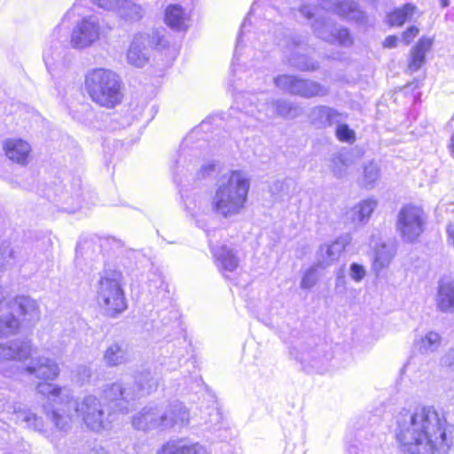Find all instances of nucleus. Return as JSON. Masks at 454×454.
I'll return each instance as SVG.
<instances>
[{
	"label": "nucleus",
	"mask_w": 454,
	"mask_h": 454,
	"mask_svg": "<svg viewBox=\"0 0 454 454\" xmlns=\"http://www.w3.org/2000/svg\"><path fill=\"white\" fill-rule=\"evenodd\" d=\"M36 391L48 398L43 404L44 413L59 430H68L74 418H82L88 428L97 432L107 429L112 423V414L93 395L77 401L73 399L69 389L48 382L39 383Z\"/></svg>",
	"instance_id": "f257e3e1"
},
{
	"label": "nucleus",
	"mask_w": 454,
	"mask_h": 454,
	"mask_svg": "<svg viewBox=\"0 0 454 454\" xmlns=\"http://www.w3.org/2000/svg\"><path fill=\"white\" fill-rule=\"evenodd\" d=\"M446 420L434 407L403 409L399 412V450L404 454H438L444 451Z\"/></svg>",
	"instance_id": "f03ea898"
},
{
	"label": "nucleus",
	"mask_w": 454,
	"mask_h": 454,
	"mask_svg": "<svg viewBox=\"0 0 454 454\" xmlns=\"http://www.w3.org/2000/svg\"><path fill=\"white\" fill-rule=\"evenodd\" d=\"M250 179L243 170H231L217 180L210 200L213 213L223 218L239 215L245 208Z\"/></svg>",
	"instance_id": "7ed1b4c3"
},
{
	"label": "nucleus",
	"mask_w": 454,
	"mask_h": 454,
	"mask_svg": "<svg viewBox=\"0 0 454 454\" xmlns=\"http://www.w3.org/2000/svg\"><path fill=\"white\" fill-rule=\"evenodd\" d=\"M190 411L178 401L167 404L148 403L133 416L132 426L142 431H176L186 427Z\"/></svg>",
	"instance_id": "20e7f679"
},
{
	"label": "nucleus",
	"mask_w": 454,
	"mask_h": 454,
	"mask_svg": "<svg viewBox=\"0 0 454 454\" xmlns=\"http://www.w3.org/2000/svg\"><path fill=\"white\" fill-rule=\"evenodd\" d=\"M159 387V379L152 372L145 371L131 382H115L106 385L103 390L104 398L111 403L121 412L127 413L133 406L131 402L150 395Z\"/></svg>",
	"instance_id": "39448f33"
},
{
	"label": "nucleus",
	"mask_w": 454,
	"mask_h": 454,
	"mask_svg": "<svg viewBox=\"0 0 454 454\" xmlns=\"http://www.w3.org/2000/svg\"><path fill=\"white\" fill-rule=\"evenodd\" d=\"M234 103L240 112L254 116L256 113L265 111L269 117L279 116L285 119H294L301 115V107L287 99H268L262 92L259 95L251 92H238L234 95Z\"/></svg>",
	"instance_id": "423d86ee"
},
{
	"label": "nucleus",
	"mask_w": 454,
	"mask_h": 454,
	"mask_svg": "<svg viewBox=\"0 0 454 454\" xmlns=\"http://www.w3.org/2000/svg\"><path fill=\"white\" fill-rule=\"evenodd\" d=\"M85 88L93 102L106 108H114L123 98L121 81L109 69L95 68L88 72Z\"/></svg>",
	"instance_id": "0eeeda50"
},
{
	"label": "nucleus",
	"mask_w": 454,
	"mask_h": 454,
	"mask_svg": "<svg viewBox=\"0 0 454 454\" xmlns=\"http://www.w3.org/2000/svg\"><path fill=\"white\" fill-rule=\"evenodd\" d=\"M120 271H105L97 285V301L104 314L116 317L127 309Z\"/></svg>",
	"instance_id": "6e6552de"
},
{
	"label": "nucleus",
	"mask_w": 454,
	"mask_h": 454,
	"mask_svg": "<svg viewBox=\"0 0 454 454\" xmlns=\"http://www.w3.org/2000/svg\"><path fill=\"white\" fill-rule=\"evenodd\" d=\"M317 7L310 4H302L299 8L300 13L307 20H313L311 28L314 35L333 45L348 48L353 45L354 39L348 28L336 24L332 19L316 15Z\"/></svg>",
	"instance_id": "1a4fd4ad"
},
{
	"label": "nucleus",
	"mask_w": 454,
	"mask_h": 454,
	"mask_svg": "<svg viewBox=\"0 0 454 454\" xmlns=\"http://www.w3.org/2000/svg\"><path fill=\"white\" fill-rule=\"evenodd\" d=\"M211 119L207 118L203 121L183 141L173 166L176 173H182L184 169L187 171L194 170L207 155V142L204 139L198 138V143L194 145V139L198 137L201 131H209Z\"/></svg>",
	"instance_id": "9d476101"
},
{
	"label": "nucleus",
	"mask_w": 454,
	"mask_h": 454,
	"mask_svg": "<svg viewBox=\"0 0 454 454\" xmlns=\"http://www.w3.org/2000/svg\"><path fill=\"white\" fill-rule=\"evenodd\" d=\"M274 84L284 92L303 98H323L329 94L328 87L296 75H278L274 78Z\"/></svg>",
	"instance_id": "9b49d317"
},
{
	"label": "nucleus",
	"mask_w": 454,
	"mask_h": 454,
	"mask_svg": "<svg viewBox=\"0 0 454 454\" xmlns=\"http://www.w3.org/2000/svg\"><path fill=\"white\" fill-rule=\"evenodd\" d=\"M32 353L31 340L28 339H15L6 343H0V373L4 377H12L18 367L14 364L6 366L7 362L27 360Z\"/></svg>",
	"instance_id": "f8f14e48"
},
{
	"label": "nucleus",
	"mask_w": 454,
	"mask_h": 454,
	"mask_svg": "<svg viewBox=\"0 0 454 454\" xmlns=\"http://www.w3.org/2000/svg\"><path fill=\"white\" fill-rule=\"evenodd\" d=\"M305 44L306 37L292 34L285 38L282 47L292 67L302 72H314L319 68V63L298 51L300 49H303Z\"/></svg>",
	"instance_id": "ddd939ff"
},
{
	"label": "nucleus",
	"mask_w": 454,
	"mask_h": 454,
	"mask_svg": "<svg viewBox=\"0 0 454 454\" xmlns=\"http://www.w3.org/2000/svg\"><path fill=\"white\" fill-rule=\"evenodd\" d=\"M102 27L97 16L82 18L73 28L70 43L74 49L90 47L99 40Z\"/></svg>",
	"instance_id": "4468645a"
},
{
	"label": "nucleus",
	"mask_w": 454,
	"mask_h": 454,
	"mask_svg": "<svg viewBox=\"0 0 454 454\" xmlns=\"http://www.w3.org/2000/svg\"><path fill=\"white\" fill-rule=\"evenodd\" d=\"M425 222V214L419 207L408 205L399 213V231L408 241L415 240L422 233Z\"/></svg>",
	"instance_id": "2eb2a0df"
},
{
	"label": "nucleus",
	"mask_w": 454,
	"mask_h": 454,
	"mask_svg": "<svg viewBox=\"0 0 454 454\" xmlns=\"http://www.w3.org/2000/svg\"><path fill=\"white\" fill-rule=\"evenodd\" d=\"M8 312L16 319L17 313L21 322L27 326H34L40 320L41 311L37 301L27 295H18L7 303ZM20 321V319L18 318Z\"/></svg>",
	"instance_id": "dca6fc26"
},
{
	"label": "nucleus",
	"mask_w": 454,
	"mask_h": 454,
	"mask_svg": "<svg viewBox=\"0 0 454 454\" xmlns=\"http://www.w3.org/2000/svg\"><path fill=\"white\" fill-rule=\"evenodd\" d=\"M309 117L315 127L326 129L346 121L348 114L328 106H317L311 109Z\"/></svg>",
	"instance_id": "f3484780"
},
{
	"label": "nucleus",
	"mask_w": 454,
	"mask_h": 454,
	"mask_svg": "<svg viewBox=\"0 0 454 454\" xmlns=\"http://www.w3.org/2000/svg\"><path fill=\"white\" fill-rule=\"evenodd\" d=\"M25 254L22 247L19 246L12 247L7 240L3 241L0 245V269H6L25 262L27 261ZM4 299V291L0 289V309Z\"/></svg>",
	"instance_id": "a211bd4d"
},
{
	"label": "nucleus",
	"mask_w": 454,
	"mask_h": 454,
	"mask_svg": "<svg viewBox=\"0 0 454 454\" xmlns=\"http://www.w3.org/2000/svg\"><path fill=\"white\" fill-rule=\"evenodd\" d=\"M25 371L38 379L54 380L59 374L58 364L49 357L38 356L33 358Z\"/></svg>",
	"instance_id": "6ab92c4d"
},
{
	"label": "nucleus",
	"mask_w": 454,
	"mask_h": 454,
	"mask_svg": "<svg viewBox=\"0 0 454 454\" xmlns=\"http://www.w3.org/2000/svg\"><path fill=\"white\" fill-rule=\"evenodd\" d=\"M148 43V36L145 35H137L134 37L127 51L129 64L135 67H143L147 64L150 58Z\"/></svg>",
	"instance_id": "aec40b11"
},
{
	"label": "nucleus",
	"mask_w": 454,
	"mask_h": 454,
	"mask_svg": "<svg viewBox=\"0 0 454 454\" xmlns=\"http://www.w3.org/2000/svg\"><path fill=\"white\" fill-rule=\"evenodd\" d=\"M433 46V39L422 36L417 43L410 50V55L407 60V72L413 74L426 64V56Z\"/></svg>",
	"instance_id": "412c9836"
},
{
	"label": "nucleus",
	"mask_w": 454,
	"mask_h": 454,
	"mask_svg": "<svg viewBox=\"0 0 454 454\" xmlns=\"http://www.w3.org/2000/svg\"><path fill=\"white\" fill-rule=\"evenodd\" d=\"M212 253L219 271L226 278L228 273L234 272L239 266V259L234 251L227 246L212 247Z\"/></svg>",
	"instance_id": "4be33fe9"
},
{
	"label": "nucleus",
	"mask_w": 454,
	"mask_h": 454,
	"mask_svg": "<svg viewBox=\"0 0 454 454\" xmlns=\"http://www.w3.org/2000/svg\"><path fill=\"white\" fill-rule=\"evenodd\" d=\"M157 454H209L207 448L200 442H185L184 440L166 442Z\"/></svg>",
	"instance_id": "5701e85b"
},
{
	"label": "nucleus",
	"mask_w": 454,
	"mask_h": 454,
	"mask_svg": "<svg viewBox=\"0 0 454 454\" xmlns=\"http://www.w3.org/2000/svg\"><path fill=\"white\" fill-rule=\"evenodd\" d=\"M129 360L127 345L123 340H114L107 344L103 362L109 367H115L127 363Z\"/></svg>",
	"instance_id": "b1692460"
},
{
	"label": "nucleus",
	"mask_w": 454,
	"mask_h": 454,
	"mask_svg": "<svg viewBox=\"0 0 454 454\" xmlns=\"http://www.w3.org/2000/svg\"><path fill=\"white\" fill-rule=\"evenodd\" d=\"M349 242V237L343 236L336 239V240L331 244H324L320 246L317 251L318 260L321 261L322 263L326 264L338 260L340 254L345 250Z\"/></svg>",
	"instance_id": "393cba45"
},
{
	"label": "nucleus",
	"mask_w": 454,
	"mask_h": 454,
	"mask_svg": "<svg viewBox=\"0 0 454 454\" xmlns=\"http://www.w3.org/2000/svg\"><path fill=\"white\" fill-rule=\"evenodd\" d=\"M436 308L443 313L454 312V282L451 280H442L439 283L435 298Z\"/></svg>",
	"instance_id": "a878e982"
},
{
	"label": "nucleus",
	"mask_w": 454,
	"mask_h": 454,
	"mask_svg": "<svg viewBox=\"0 0 454 454\" xmlns=\"http://www.w3.org/2000/svg\"><path fill=\"white\" fill-rule=\"evenodd\" d=\"M4 148L6 156L12 161L25 165L27 162L31 147L22 139L12 138L4 142Z\"/></svg>",
	"instance_id": "bb28decb"
},
{
	"label": "nucleus",
	"mask_w": 454,
	"mask_h": 454,
	"mask_svg": "<svg viewBox=\"0 0 454 454\" xmlns=\"http://www.w3.org/2000/svg\"><path fill=\"white\" fill-rule=\"evenodd\" d=\"M164 20L166 25L175 31H186L189 27V16L179 4H170L166 8Z\"/></svg>",
	"instance_id": "cd10ccee"
},
{
	"label": "nucleus",
	"mask_w": 454,
	"mask_h": 454,
	"mask_svg": "<svg viewBox=\"0 0 454 454\" xmlns=\"http://www.w3.org/2000/svg\"><path fill=\"white\" fill-rule=\"evenodd\" d=\"M100 254V246L93 239H81L75 251V264L82 266V262L85 264L94 262Z\"/></svg>",
	"instance_id": "c85d7f7f"
},
{
	"label": "nucleus",
	"mask_w": 454,
	"mask_h": 454,
	"mask_svg": "<svg viewBox=\"0 0 454 454\" xmlns=\"http://www.w3.org/2000/svg\"><path fill=\"white\" fill-rule=\"evenodd\" d=\"M160 324L162 327V333L170 335L171 333L175 334L183 335V327L180 320L179 311L171 306L169 309L161 310L159 314Z\"/></svg>",
	"instance_id": "c756f323"
},
{
	"label": "nucleus",
	"mask_w": 454,
	"mask_h": 454,
	"mask_svg": "<svg viewBox=\"0 0 454 454\" xmlns=\"http://www.w3.org/2000/svg\"><path fill=\"white\" fill-rule=\"evenodd\" d=\"M116 14L125 21L133 23L139 21L144 17L145 12L141 5L123 0Z\"/></svg>",
	"instance_id": "7c9ffc66"
},
{
	"label": "nucleus",
	"mask_w": 454,
	"mask_h": 454,
	"mask_svg": "<svg viewBox=\"0 0 454 454\" xmlns=\"http://www.w3.org/2000/svg\"><path fill=\"white\" fill-rule=\"evenodd\" d=\"M442 338L435 332H428L425 336L416 341V347L421 354H432L441 345Z\"/></svg>",
	"instance_id": "2f4dec72"
},
{
	"label": "nucleus",
	"mask_w": 454,
	"mask_h": 454,
	"mask_svg": "<svg viewBox=\"0 0 454 454\" xmlns=\"http://www.w3.org/2000/svg\"><path fill=\"white\" fill-rule=\"evenodd\" d=\"M376 207V201L372 200H366L361 201L358 205L354 207L351 210L352 221L358 223H364L371 216Z\"/></svg>",
	"instance_id": "473e14b6"
},
{
	"label": "nucleus",
	"mask_w": 454,
	"mask_h": 454,
	"mask_svg": "<svg viewBox=\"0 0 454 454\" xmlns=\"http://www.w3.org/2000/svg\"><path fill=\"white\" fill-rule=\"evenodd\" d=\"M392 258L393 255L385 244L375 251L372 270L376 276H379L383 269L388 267Z\"/></svg>",
	"instance_id": "72a5a7b5"
},
{
	"label": "nucleus",
	"mask_w": 454,
	"mask_h": 454,
	"mask_svg": "<svg viewBox=\"0 0 454 454\" xmlns=\"http://www.w3.org/2000/svg\"><path fill=\"white\" fill-rule=\"evenodd\" d=\"M62 54L63 47L59 42H55L44 50L43 61L49 71L54 69L55 66L61 62Z\"/></svg>",
	"instance_id": "f704fd0d"
},
{
	"label": "nucleus",
	"mask_w": 454,
	"mask_h": 454,
	"mask_svg": "<svg viewBox=\"0 0 454 454\" xmlns=\"http://www.w3.org/2000/svg\"><path fill=\"white\" fill-rule=\"evenodd\" d=\"M293 181L291 179H285L282 181L274 182L270 187V191L271 192L272 197L275 201H284L290 198L289 188L293 185Z\"/></svg>",
	"instance_id": "c9c22d12"
},
{
	"label": "nucleus",
	"mask_w": 454,
	"mask_h": 454,
	"mask_svg": "<svg viewBox=\"0 0 454 454\" xmlns=\"http://www.w3.org/2000/svg\"><path fill=\"white\" fill-rule=\"evenodd\" d=\"M20 322L12 314H2L0 316V336L7 337L16 334L20 329Z\"/></svg>",
	"instance_id": "e433bc0d"
},
{
	"label": "nucleus",
	"mask_w": 454,
	"mask_h": 454,
	"mask_svg": "<svg viewBox=\"0 0 454 454\" xmlns=\"http://www.w3.org/2000/svg\"><path fill=\"white\" fill-rule=\"evenodd\" d=\"M420 17L417 7L411 4H406L399 8V27L406 22H415Z\"/></svg>",
	"instance_id": "4c0bfd02"
},
{
	"label": "nucleus",
	"mask_w": 454,
	"mask_h": 454,
	"mask_svg": "<svg viewBox=\"0 0 454 454\" xmlns=\"http://www.w3.org/2000/svg\"><path fill=\"white\" fill-rule=\"evenodd\" d=\"M379 176L380 168L376 163L370 162L365 165L364 169L363 185L367 189H371L379 178Z\"/></svg>",
	"instance_id": "58836bf2"
},
{
	"label": "nucleus",
	"mask_w": 454,
	"mask_h": 454,
	"mask_svg": "<svg viewBox=\"0 0 454 454\" xmlns=\"http://www.w3.org/2000/svg\"><path fill=\"white\" fill-rule=\"evenodd\" d=\"M18 419L26 423L27 427L34 430L42 431L43 425L41 418L30 411H22L18 414Z\"/></svg>",
	"instance_id": "ea45409f"
},
{
	"label": "nucleus",
	"mask_w": 454,
	"mask_h": 454,
	"mask_svg": "<svg viewBox=\"0 0 454 454\" xmlns=\"http://www.w3.org/2000/svg\"><path fill=\"white\" fill-rule=\"evenodd\" d=\"M317 280L318 278L317 268L315 266H311L304 272L301 278L300 284L301 288L306 290L311 289L316 286Z\"/></svg>",
	"instance_id": "a19ab883"
},
{
	"label": "nucleus",
	"mask_w": 454,
	"mask_h": 454,
	"mask_svg": "<svg viewBox=\"0 0 454 454\" xmlns=\"http://www.w3.org/2000/svg\"><path fill=\"white\" fill-rule=\"evenodd\" d=\"M345 122L336 124V137L340 141L352 142L355 140V132Z\"/></svg>",
	"instance_id": "79ce46f5"
},
{
	"label": "nucleus",
	"mask_w": 454,
	"mask_h": 454,
	"mask_svg": "<svg viewBox=\"0 0 454 454\" xmlns=\"http://www.w3.org/2000/svg\"><path fill=\"white\" fill-rule=\"evenodd\" d=\"M92 3L98 8L117 13L120 4L123 0H92Z\"/></svg>",
	"instance_id": "37998d69"
},
{
	"label": "nucleus",
	"mask_w": 454,
	"mask_h": 454,
	"mask_svg": "<svg viewBox=\"0 0 454 454\" xmlns=\"http://www.w3.org/2000/svg\"><path fill=\"white\" fill-rule=\"evenodd\" d=\"M367 431H361L358 433V439L357 441L359 443L364 447L372 448L376 447L377 445L380 444V439L379 435H374L373 434H371V438L368 439L366 437Z\"/></svg>",
	"instance_id": "c03bdc74"
},
{
	"label": "nucleus",
	"mask_w": 454,
	"mask_h": 454,
	"mask_svg": "<svg viewBox=\"0 0 454 454\" xmlns=\"http://www.w3.org/2000/svg\"><path fill=\"white\" fill-rule=\"evenodd\" d=\"M419 33V28L417 25L412 24L408 26L401 35V41L405 44H410Z\"/></svg>",
	"instance_id": "a18cd8bd"
},
{
	"label": "nucleus",
	"mask_w": 454,
	"mask_h": 454,
	"mask_svg": "<svg viewBox=\"0 0 454 454\" xmlns=\"http://www.w3.org/2000/svg\"><path fill=\"white\" fill-rule=\"evenodd\" d=\"M350 278L356 282H361L366 275V270L362 264L352 262L349 266Z\"/></svg>",
	"instance_id": "49530a36"
},
{
	"label": "nucleus",
	"mask_w": 454,
	"mask_h": 454,
	"mask_svg": "<svg viewBox=\"0 0 454 454\" xmlns=\"http://www.w3.org/2000/svg\"><path fill=\"white\" fill-rule=\"evenodd\" d=\"M332 163V170L335 176L341 177L346 174L347 165L341 156L333 158Z\"/></svg>",
	"instance_id": "de8ad7c7"
},
{
	"label": "nucleus",
	"mask_w": 454,
	"mask_h": 454,
	"mask_svg": "<svg viewBox=\"0 0 454 454\" xmlns=\"http://www.w3.org/2000/svg\"><path fill=\"white\" fill-rule=\"evenodd\" d=\"M153 284V286L156 289H158L157 295L161 296L162 299H166L167 301L168 302V292L166 291V286H165L163 280L160 277H157V278H155V279L150 280V284H149L150 287H152Z\"/></svg>",
	"instance_id": "09e8293b"
},
{
	"label": "nucleus",
	"mask_w": 454,
	"mask_h": 454,
	"mask_svg": "<svg viewBox=\"0 0 454 454\" xmlns=\"http://www.w3.org/2000/svg\"><path fill=\"white\" fill-rule=\"evenodd\" d=\"M179 343L181 344L182 347H179L176 350L173 351L172 358H176L180 363L181 358L184 357L185 354H187L188 342L186 339L183 336L182 340H179Z\"/></svg>",
	"instance_id": "8fccbe9b"
},
{
	"label": "nucleus",
	"mask_w": 454,
	"mask_h": 454,
	"mask_svg": "<svg viewBox=\"0 0 454 454\" xmlns=\"http://www.w3.org/2000/svg\"><path fill=\"white\" fill-rule=\"evenodd\" d=\"M215 165L214 163H207L201 165L197 172L198 178H206L215 172Z\"/></svg>",
	"instance_id": "3c124183"
},
{
	"label": "nucleus",
	"mask_w": 454,
	"mask_h": 454,
	"mask_svg": "<svg viewBox=\"0 0 454 454\" xmlns=\"http://www.w3.org/2000/svg\"><path fill=\"white\" fill-rule=\"evenodd\" d=\"M335 289L340 292H343L346 289V278L342 270L337 273Z\"/></svg>",
	"instance_id": "603ef678"
},
{
	"label": "nucleus",
	"mask_w": 454,
	"mask_h": 454,
	"mask_svg": "<svg viewBox=\"0 0 454 454\" xmlns=\"http://www.w3.org/2000/svg\"><path fill=\"white\" fill-rule=\"evenodd\" d=\"M444 365L454 369V348H450L442 358Z\"/></svg>",
	"instance_id": "864d4df0"
},
{
	"label": "nucleus",
	"mask_w": 454,
	"mask_h": 454,
	"mask_svg": "<svg viewBox=\"0 0 454 454\" xmlns=\"http://www.w3.org/2000/svg\"><path fill=\"white\" fill-rule=\"evenodd\" d=\"M152 40L153 43H155L158 47L165 48L168 44V40L164 37V35H160L158 33L153 35Z\"/></svg>",
	"instance_id": "5fc2aeb1"
},
{
	"label": "nucleus",
	"mask_w": 454,
	"mask_h": 454,
	"mask_svg": "<svg viewBox=\"0 0 454 454\" xmlns=\"http://www.w3.org/2000/svg\"><path fill=\"white\" fill-rule=\"evenodd\" d=\"M78 373L83 381L89 380L91 376L90 369L86 366L79 367Z\"/></svg>",
	"instance_id": "6e6d98bb"
},
{
	"label": "nucleus",
	"mask_w": 454,
	"mask_h": 454,
	"mask_svg": "<svg viewBox=\"0 0 454 454\" xmlns=\"http://www.w3.org/2000/svg\"><path fill=\"white\" fill-rule=\"evenodd\" d=\"M397 37L395 35L387 36L383 42V46L387 48H394L396 46Z\"/></svg>",
	"instance_id": "4d7b16f0"
},
{
	"label": "nucleus",
	"mask_w": 454,
	"mask_h": 454,
	"mask_svg": "<svg viewBox=\"0 0 454 454\" xmlns=\"http://www.w3.org/2000/svg\"><path fill=\"white\" fill-rule=\"evenodd\" d=\"M387 21L392 27L397 25V10H394L387 16Z\"/></svg>",
	"instance_id": "13d9d810"
},
{
	"label": "nucleus",
	"mask_w": 454,
	"mask_h": 454,
	"mask_svg": "<svg viewBox=\"0 0 454 454\" xmlns=\"http://www.w3.org/2000/svg\"><path fill=\"white\" fill-rule=\"evenodd\" d=\"M347 454H360V450L356 444H349L347 446Z\"/></svg>",
	"instance_id": "bf43d9fd"
},
{
	"label": "nucleus",
	"mask_w": 454,
	"mask_h": 454,
	"mask_svg": "<svg viewBox=\"0 0 454 454\" xmlns=\"http://www.w3.org/2000/svg\"><path fill=\"white\" fill-rule=\"evenodd\" d=\"M88 454H106L103 448H94Z\"/></svg>",
	"instance_id": "052dcab7"
},
{
	"label": "nucleus",
	"mask_w": 454,
	"mask_h": 454,
	"mask_svg": "<svg viewBox=\"0 0 454 454\" xmlns=\"http://www.w3.org/2000/svg\"><path fill=\"white\" fill-rule=\"evenodd\" d=\"M449 149H450V155L454 158V134L450 137Z\"/></svg>",
	"instance_id": "680f3d73"
},
{
	"label": "nucleus",
	"mask_w": 454,
	"mask_h": 454,
	"mask_svg": "<svg viewBox=\"0 0 454 454\" xmlns=\"http://www.w3.org/2000/svg\"><path fill=\"white\" fill-rule=\"evenodd\" d=\"M231 66H232L231 75L234 78V77H236L238 75V74H240L241 70L240 69L237 70V69L234 68V66H235L234 62H232Z\"/></svg>",
	"instance_id": "e2e57ef3"
},
{
	"label": "nucleus",
	"mask_w": 454,
	"mask_h": 454,
	"mask_svg": "<svg viewBox=\"0 0 454 454\" xmlns=\"http://www.w3.org/2000/svg\"><path fill=\"white\" fill-rule=\"evenodd\" d=\"M442 7H447L450 4L449 0H439Z\"/></svg>",
	"instance_id": "0e129e2a"
},
{
	"label": "nucleus",
	"mask_w": 454,
	"mask_h": 454,
	"mask_svg": "<svg viewBox=\"0 0 454 454\" xmlns=\"http://www.w3.org/2000/svg\"><path fill=\"white\" fill-rule=\"evenodd\" d=\"M62 208L66 211L72 212V213H74L76 209L74 207H63Z\"/></svg>",
	"instance_id": "69168bd1"
},
{
	"label": "nucleus",
	"mask_w": 454,
	"mask_h": 454,
	"mask_svg": "<svg viewBox=\"0 0 454 454\" xmlns=\"http://www.w3.org/2000/svg\"><path fill=\"white\" fill-rule=\"evenodd\" d=\"M214 416L215 417L216 421H218L221 419V414L217 411H215Z\"/></svg>",
	"instance_id": "338daca9"
},
{
	"label": "nucleus",
	"mask_w": 454,
	"mask_h": 454,
	"mask_svg": "<svg viewBox=\"0 0 454 454\" xmlns=\"http://www.w3.org/2000/svg\"><path fill=\"white\" fill-rule=\"evenodd\" d=\"M248 22V17H247L241 26V30L246 27L247 23Z\"/></svg>",
	"instance_id": "774afa93"
}]
</instances>
